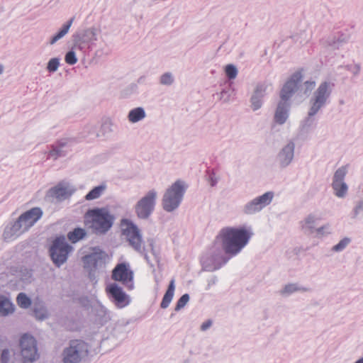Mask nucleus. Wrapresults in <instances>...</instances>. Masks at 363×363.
I'll return each instance as SVG.
<instances>
[{"label": "nucleus", "instance_id": "nucleus-1", "mask_svg": "<svg viewBox=\"0 0 363 363\" xmlns=\"http://www.w3.org/2000/svg\"><path fill=\"white\" fill-rule=\"evenodd\" d=\"M252 234L250 228L226 227L220 230L216 240H220L219 243L223 251L231 258L240 253L247 245Z\"/></svg>", "mask_w": 363, "mask_h": 363}, {"label": "nucleus", "instance_id": "nucleus-2", "mask_svg": "<svg viewBox=\"0 0 363 363\" xmlns=\"http://www.w3.org/2000/svg\"><path fill=\"white\" fill-rule=\"evenodd\" d=\"M43 215L40 207H33L21 213L16 219L9 220L4 229L3 240L5 242L15 240L34 226Z\"/></svg>", "mask_w": 363, "mask_h": 363}, {"label": "nucleus", "instance_id": "nucleus-3", "mask_svg": "<svg viewBox=\"0 0 363 363\" xmlns=\"http://www.w3.org/2000/svg\"><path fill=\"white\" fill-rule=\"evenodd\" d=\"M295 94V73L283 85L279 93V101L274 111L273 122L274 124H284L289 116L291 106V98Z\"/></svg>", "mask_w": 363, "mask_h": 363}, {"label": "nucleus", "instance_id": "nucleus-4", "mask_svg": "<svg viewBox=\"0 0 363 363\" xmlns=\"http://www.w3.org/2000/svg\"><path fill=\"white\" fill-rule=\"evenodd\" d=\"M86 225L99 235L106 233L113 226L114 216L105 208L89 210L85 215Z\"/></svg>", "mask_w": 363, "mask_h": 363}, {"label": "nucleus", "instance_id": "nucleus-5", "mask_svg": "<svg viewBox=\"0 0 363 363\" xmlns=\"http://www.w3.org/2000/svg\"><path fill=\"white\" fill-rule=\"evenodd\" d=\"M230 259L225 253L218 241L216 240L208 250L201 257L202 269L207 272H214L220 269Z\"/></svg>", "mask_w": 363, "mask_h": 363}, {"label": "nucleus", "instance_id": "nucleus-6", "mask_svg": "<svg viewBox=\"0 0 363 363\" xmlns=\"http://www.w3.org/2000/svg\"><path fill=\"white\" fill-rule=\"evenodd\" d=\"M122 223L125 227L122 230V234L128 242L129 245L138 253L143 256L146 262L150 264V259L146 252L142 235L138 226L128 219H123Z\"/></svg>", "mask_w": 363, "mask_h": 363}, {"label": "nucleus", "instance_id": "nucleus-7", "mask_svg": "<svg viewBox=\"0 0 363 363\" xmlns=\"http://www.w3.org/2000/svg\"><path fill=\"white\" fill-rule=\"evenodd\" d=\"M185 187L182 181L178 180L172 184L165 191L162 198V207L167 212L177 209L183 199Z\"/></svg>", "mask_w": 363, "mask_h": 363}, {"label": "nucleus", "instance_id": "nucleus-8", "mask_svg": "<svg viewBox=\"0 0 363 363\" xmlns=\"http://www.w3.org/2000/svg\"><path fill=\"white\" fill-rule=\"evenodd\" d=\"M99 32V29L94 26L77 30L72 35L73 49L86 52L97 40Z\"/></svg>", "mask_w": 363, "mask_h": 363}, {"label": "nucleus", "instance_id": "nucleus-9", "mask_svg": "<svg viewBox=\"0 0 363 363\" xmlns=\"http://www.w3.org/2000/svg\"><path fill=\"white\" fill-rule=\"evenodd\" d=\"M89 353L88 345L79 340H71L62 352L63 363H82Z\"/></svg>", "mask_w": 363, "mask_h": 363}, {"label": "nucleus", "instance_id": "nucleus-10", "mask_svg": "<svg viewBox=\"0 0 363 363\" xmlns=\"http://www.w3.org/2000/svg\"><path fill=\"white\" fill-rule=\"evenodd\" d=\"M72 250V246L67 243L64 236L56 238L49 250L51 259L55 265L60 267L65 263Z\"/></svg>", "mask_w": 363, "mask_h": 363}, {"label": "nucleus", "instance_id": "nucleus-11", "mask_svg": "<svg viewBox=\"0 0 363 363\" xmlns=\"http://www.w3.org/2000/svg\"><path fill=\"white\" fill-rule=\"evenodd\" d=\"M274 197V192L272 191L256 196L242 206V212L248 216L258 213L272 202Z\"/></svg>", "mask_w": 363, "mask_h": 363}, {"label": "nucleus", "instance_id": "nucleus-12", "mask_svg": "<svg viewBox=\"0 0 363 363\" xmlns=\"http://www.w3.org/2000/svg\"><path fill=\"white\" fill-rule=\"evenodd\" d=\"M106 257L105 252L99 247H94L91 252L82 257L84 268L89 272L90 277L97 269L104 267Z\"/></svg>", "mask_w": 363, "mask_h": 363}, {"label": "nucleus", "instance_id": "nucleus-13", "mask_svg": "<svg viewBox=\"0 0 363 363\" xmlns=\"http://www.w3.org/2000/svg\"><path fill=\"white\" fill-rule=\"evenodd\" d=\"M157 192L150 190L135 206V212L140 219H147L152 213L156 204Z\"/></svg>", "mask_w": 363, "mask_h": 363}, {"label": "nucleus", "instance_id": "nucleus-14", "mask_svg": "<svg viewBox=\"0 0 363 363\" xmlns=\"http://www.w3.org/2000/svg\"><path fill=\"white\" fill-rule=\"evenodd\" d=\"M21 354L24 363H31L38 357L35 339L24 334L20 340Z\"/></svg>", "mask_w": 363, "mask_h": 363}, {"label": "nucleus", "instance_id": "nucleus-15", "mask_svg": "<svg viewBox=\"0 0 363 363\" xmlns=\"http://www.w3.org/2000/svg\"><path fill=\"white\" fill-rule=\"evenodd\" d=\"M112 279L120 281L129 290L134 288L133 272L130 269L128 262H121L116 264L112 271Z\"/></svg>", "mask_w": 363, "mask_h": 363}, {"label": "nucleus", "instance_id": "nucleus-16", "mask_svg": "<svg viewBox=\"0 0 363 363\" xmlns=\"http://www.w3.org/2000/svg\"><path fill=\"white\" fill-rule=\"evenodd\" d=\"M329 83L325 82L320 84L318 89L315 92L313 102L309 115L313 116L315 114L320 107L325 103L327 98L330 95Z\"/></svg>", "mask_w": 363, "mask_h": 363}, {"label": "nucleus", "instance_id": "nucleus-17", "mask_svg": "<svg viewBox=\"0 0 363 363\" xmlns=\"http://www.w3.org/2000/svg\"><path fill=\"white\" fill-rule=\"evenodd\" d=\"M106 291L118 308H123L129 304L128 296L117 284L113 283L109 284L106 288Z\"/></svg>", "mask_w": 363, "mask_h": 363}, {"label": "nucleus", "instance_id": "nucleus-18", "mask_svg": "<svg viewBox=\"0 0 363 363\" xmlns=\"http://www.w3.org/2000/svg\"><path fill=\"white\" fill-rule=\"evenodd\" d=\"M347 174V167L343 166L336 170L332 184L335 194L340 198L344 197L347 192V186L344 182V178Z\"/></svg>", "mask_w": 363, "mask_h": 363}, {"label": "nucleus", "instance_id": "nucleus-19", "mask_svg": "<svg viewBox=\"0 0 363 363\" xmlns=\"http://www.w3.org/2000/svg\"><path fill=\"white\" fill-rule=\"evenodd\" d=\"M9 281L16 284H27L31 282L32 271L24 267H13L10 269Z\"/></svg>", "mask_w": 363, "mask_h": 363}, {"label": "nucleus", "instance_id": "nucleus-20", "mask_svg": "<svg viewBox=\"0 0 363 363\" xmlns=\"http://www.w3.org/2000/svg\"><path fill=\"white\" fill-rule=\"evenodd\" d=\"M269 86L271 84L267 82L259 83L256 86L250 98L251 107L253 111H257L262 107L263 98Z\"/></svg>", "mask_w": 363, "mask_h": 363}, {"label": "nucleus", "instance_id": "nucleus-21", "mask_svg": "<svg viewBox=\"0 0 363 363\" xmlns=\"http://www.w3.org/2000/svg\"><path fill=\"white\" fill-rule=\"evenodd\" d=\"M295 143L290 140L279 152L278 162L282 167H287L292 161L294 155Z\"/></svg>", "mask_w": 363, "mask_h": 363}, {"label": "nucleus", "instance_id": "nucleus-22", "mask_svg": "<svg viewBox=\"0 0 363 363\" xmlns=\"http://www.w3.org/2000/svg\"><path fill=\"white\" fill-rule=\"evenodd\" d=\"M70 150V145L67 139H62L54 144L49 152L48 157L53 160L65 157Z\"/></svg>", "mask_w": 363, "mask_h": 363}, {"label": "nucleus", "instance_id": "nucleus-23", "mask_svg": "<svg viewBox=\"0 0 363 363\" xmlns=\"http://www.w3.org/2000/svg\"><path fill=\"white\" fill-rule=\"evenodd\" d=\"M73 190L69 185L60 183L49 190L48 195L59 201H62L70 196Z\"/></svg>", "mask_w": 363, "mask_h": 363}, {"label": "nucleus", "instance_id": "nucleus-24", "mask_svg": "<svg viewBox=\"0 0 363 363\" xmlns=\"http://www.w3.org/2000/svg\"><path fill=\"white\" fill-rule=\"evenodd\" d=\"M91 311L96 316V321L101 325L106 323L111 319L109 311L99 301L92 303Z\"/></svg>", "mask_w": 363, "mask_h": 363}, {"label": "nucleus", "instance_id": "nucleus-25", "mask_svg": "<svg viewBox=\"0 0 363 363\" xmlns=\"http://www.w3.org/2000/svg\"><path fill=\"white\" fill-rule=\"evenodd\" d=\"M314 81H306L302 82L300 72H296V95L305 96L309 94L314 89Z\"/></svg>", "mask_w": 363, "mask_h": 363}, {"label": "nucleus", "instance_id": "nucleus-26", "mask_svg": "<svg viewBox=\"0 0 363 363\" xmlns=\"http://www.w3.org/2000/svg\"><path fill=\"white\" fill-rule=\"evenodd\" d=\"M14 311V306L11 300L3 295H0V316H6Z\"/></svg>", "mask_w": 363, "mask_h": 363}, {"label": "nucleus", "instance_id": "nucleus-27", "mask_svg": "<svg viewBox=\"0 0 363 363\" xmlns=\"http://www.w3.org/2000/svg\"><path fill=\"white\" fill-rule=\"evenodd\" d=\"M74 18H71L68 21L64 23L62 28L59 30V31L55 34L52 38H50L49 43L50 45H54L58 40L62 39L69 30L70 27L73 23Z\"/></svg>", "mask_w": 363, "mask_h": 363}, {"label": "nucleus", "instance_id": "nucleus-28", "mask_svg": "<svg viewBox=\"0 0 363 363\" xmlns=\"http://www.w3.org/2000/svg\"><path fill=\"white\" fill-rule=\"evenodd\" d=\"M175 289V284H174V279H172L169 282V284L168 286V288L162 298V302L160 303V307L162 308H167L174 296Z\"/></svg>", "mask_w": 363, "mask_h": 363}, {"label": "nucleus", "instance_id": "nucleus-29", "mask_svg": "<svg viewBox=\"0 0 363 363\" xmlns=\"http://www.w3.org/2000/svg\"><path fill=\"white\" fill-rule=\"evenodd\" d=\"M146 117V113L143 107L131 109L128 114V119L132 123H138Z\"/></svg>", "mask_w": 363, "mask_h": 363}, {"label": "nucleus", "instance_id": "nucleus-30", "mask_svg": "<svg viewBox=\"0 0 363 363\" xmlns=\"http://www.w3.org/2000/svg\"><path fill=\"white\" fill-rule=\"evenodd\" d=\"M86 235V233L84 229L76 228L67 233V238L72 243H76L84 238Z\"/></svg>", "mask_w": 363, "mask_h": 363}, {"label": "nucleus", "instance_id": "nucleus-31", "mask_svg": "<svg viewBox=\"0 0 363 363\" xmlns=\"http://www.w3.org/2000/svg\"><path fill=\"white\" fill-rule=\"evenodd\" d=\"M104 190V186H97L93 188L88 194L85 196V199L87 201L94 200L98 199L101 195Z\"/></svg>", "mask_w": 363, "mask_h": 363}, {"label": "nucleus", "instance_id": "nucleus-32", "mask_svg": "<svg viewBox=\"0 0 363 363\" xmlns=\"http://www.w3.org/2000/svg\"><path fill=\"white\" fill-rule=\"evenodd\" d=\"M16 301L18 305L22 308H28L31 305L30 298L24 293H20L18 295Z\"/></svg>", "mask_w": 363, "mask_h": 363}, {"label": "nucleus", "instance_id": "nucleus-33", "mask_svg": "<svg viewBox=\"0 0 363 363\" xmlns=\"http://www.w3.org/2000/svg\"><path fill=\"white\" fill-rule=\"evenodd\" d=\"M33 313L35 317L40 320H43L48 318L47 308L44 306H35Z\"/></svg>", "mask_w": 363, "mask_h": 363}, {"label": "nucleus", "instance_id": "nucleus-34", "mask_svg": "<svg viewBox=\"0 0 363 363\" xmlns=\"http://www.w3.org/2000/svg\"><path fill=\"white\" fill-rule=\"evenodd\" d=\"M83 137L89 138V140H92L98 137L96 126L94 125H86L84 129Z\"/></svg>", "mask_w": 363, "mask_h": 363}, {"label": "nucleus", "instance_id": "nucleus-35", "mask_svg": "<svg viewBox=\"0 0 363 363\" xmlns=\"http://www.w3.org/2000/svg\"><path fill=\"white\" fill-rule=\"evenodd\" d=\"M174 82V77L169 72L164 73L160 77V83L162 85L171 86L173 84Z\"/></svg>", "mask_w": 363, "mask_h": 363}, {"label": "nucleus", "instance_id": "nucleus-36", "mask_svg": "<svg viewBox=\"0 0 363 363\" xmlns=\"http://www.w3.org/2000/svg\"><path fill=\"white\" fill-rule=\"evenodd\" d=\"M225 72L229 79H234L238 75V69L235 65L229 64L225 66Z\"/></svg>", "mask_w": 363, "mask_h": 363}, {"label": "nucleus", "instance_id": "nucleus-37", "mask_svg": "<svg viewBox=\"0 0 363 363\" xmlns=\"http://www.w3.org/2000/svg\"><path fill=\"white\" fill-rule=\"evenodd\" d=\"M59 66H60V58H58V57L51 58L48 62L47 70L50 73H53L57 70Z\"/></svg>", "mask_w": 363, "mask_h": 363}, {"label": "nucleus", "instance_id": "nucleus-38", "mask_svg": "<svg viewBox=\"0 0 363 363\" xmlns=\"http://www.w3.org/2000/svg\"><path fill=\"white\" fill-rule=\"evenodd\" d=\"M74 49H73V47L72 48V50L68 51L65 57V60L66 63H67L69 65H74L77 62V58L75 54V52L74 51Z\"/></svg>", "mask_w": 363, "mask_h": 363}, {"label": "nucleus", "instance_id": "nucleus-39", "mask_svg": "<svg viewBox=\"0 0 363 363\" xmlns=\"http://www.w3.org/2000/svg\"><path fill=\"white\" fill-rule=\"evenodd\" d=\"M189 301V295L188 294H183L177 301L175 311H178L183 308Z\"/></svg>", "mask_w": 363, "mask_h": 363}, {"label": "nucleus", "instance_id": "nucleus-40", "mask_svg": "<svg viewBox=\"0 0 363 363\" xmlns=\"http://www.w3.org/2000/svg\"><path fill=\"white\" fill-rule=\"evenodd\" d=\"M295 291V284H289L280 291V294L283 296H289Z\"/></svg>", "mask_w": 363, "mask_h": 363}, {"label": "nucleus", "instance_id": "nucleus-41", "mask_svg": "<svg viewBox=\"0 0 363 363\" xmlns=\"http://www.w3.org/2000/svg\"><path fill=\"white\" fill-rule=\"evenodd\" d=\"M234 91L231 88H228L227 89H224L221 91L220 95V99L223 100L224 102H228L230 100L232 95L233 94Z\"/></svg>", "mask_w": 363, "mask_h": 363}, {"label": "nucleus", "instance_id": "nucleus-42", "mask_svg": "<svg viewBox=\"0 0 363 363\" xmlns=\"http://www.w3.org/2000/svg\"><path fill=\"white\" fill-rule=\"evenodd\" d=\"M350 240L347 238H343L340 241V242L333 247V250L335 252L342 251L344 250L347 245L350 243Z\"/></svg>", "mask_w": 363, "mask_h": 363}, {"label": "nucleus", "instance_id": "nucleus-43", "mask_svg": "<svg viewBox=\"0 0 363 363\" xmlns=\"http://www.w3.org/2000/svg\"><path fill=\"white\" fill-rule=\"evenodd\" d=\"M208 181L211 186H215L217 184L218 178L213 171H208Z\"/></svg>", "mask_w": 363, "mask_h": 363}, {"label": "nucleus", "instance_id": "nucleus-44", "mask_svg": "<svg viewBox=\"0 0 363 363\" xmlns=\"http://www.w3.org/2000/svg\"><path fill=\"white\" fill-rule=\"evenodd\" d=\"M101 130L104 134L111 133L113 131L111 122L109 120L105 121L101 125Z\"/></svg>", "mask_w": 363, "mask_h": 363}, {"label": "nucleus", "instance_id": "nucleus-45", "mask_svg": "<svg viewBox=\"0 0 363 363\" xmlns=\"http://www.w3.org/2000/svg\"><path fill=\"white\" fill-rule=\"evenodd\" d=\"M217 281H218V278L216 276L213 275L211 277H209L207 279L208 284H207L206 290H209L212 286L215 285L217 283Z\"/></svg>", "mask_w": 363, "mask_h": 363}, {"label": "nucleus", "instance_id": "nucleus-46", "mask_svg": "<svg viewBox=\"0 0 363 363\" xmlns=\"http://www.w3.org/2000/svg\"><path fill=\"white\" fill-rule=\"evenodd\" d=\"M213 324V321L210 319L207 320L206 321L203 322L201 325V331H206L208 329H209Z\"/></svg>", "mask_w": 363, "mask_h": 363}, {"label": "nucleus", "instance_id": "nucleus-47", "mask_svg": "<svg viewBox=\"0 0 363 363\" xmlns=\"http://www.w3.org/2000/svg\"><path fill=\"white\" fill-rule=\"evenodd\" d=\"M315 218L313 216H309L306 220V225L308 228H313L312 223H315Z\"/></svg>", "mask_w": 363, "mask_h": 363}, {"label": "nucleus", "instance_id": "nucleus-48", "mask_svg": "<svg viewBox=\"0 0 363 363\" xmlns=\"http://www.w3.org/2000/svg\"><path fill=\"white\" fill-rule=\"evenodd\" d=\"M324 229V227H322V228H318L316 230V232L318 234H322L323 233V230Z\"/></svg>", "mask_w": 363, "mask_h": 363}, {"label": "nucleus", "instance_id": "nucleus-49", "mask_svg": "<svg viewBox=\"0 0 363 363\" xmlns=\"http://www.w3.org/2000/svg\"><path fill=\"white\" fill-rule=\"evenodd\" d=\"M4 72V66L0 65V75L3 73Z\"/></svg>", "mask_w": 363, "mask_h": 363}, {"label": "nucleus", "instance_id": "nucleus-50", "mask_svg": "<svg viewBox=\"0 0 363 363\" xmlns=\"http://www.w3.org/2000/svg\"><path fill=\"white\" fill-rule=\"evenodd\" d=\"M355 363H363V357L357 360Z\"/></svg>", "mask_w": 363, "mask_h": 363}, {"label": "nucleus", "instance_id": "nucleus-51", "mask_svg": "<svg viewBox=\"0 0 363 363\" xmlns=\"http://www.w3.org/2000/svg\"><path fill=\"white\" fill-rule=\"evenodd\" d=\"M184 363H187V362H184Z\"/></svg>", "mask_w": 363, "mask_h": 363}]
</instances>
